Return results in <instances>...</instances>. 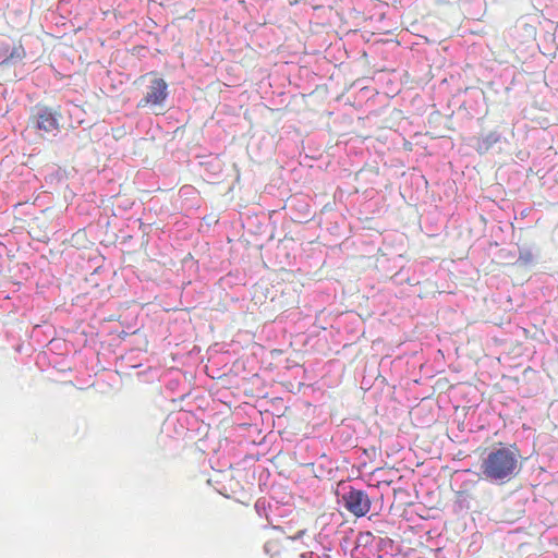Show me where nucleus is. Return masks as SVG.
<instances>
[{"label": "nucleus", "mask_w": 558, "mask_h": 558, "mask_svg": "<svg viewBox=\"0 0 558 558\" xmlns=\"http://www.w3.org/2000/svg\"><path fill=\"white\" fill-rule=\"evenodd\" d=\"M520 469V453L514 447L494 448L481 463L483 478L499 484L511 481Z\"/></svg>", "instance_id": "nucleus-1"}, {"label": "nucleus", "mask_w": 558, "mask_h": 558, "mask_svg": "<svg viewBox=\"0 0 558 558\" xmlns=\"http://www.w3.org/2000/svg\"><path fill=\"white\" fill-rule=\"evenodd\" d=\"M140 81L147 82L137 108H148L153 111L162 109L168 97V84L155 72L141 76Z\"/></svg>", "instance_id": "nucleus-2"}, {"label": "nucleus", "mask_w": 558, "mask_h": 558, "mask_svg": "<svg viewBox=\"0 0 558 558\" xmlns=\"http://www.w3.org/2000/svg\"><path fill=\"white\" fill-rule=\"evenodd\" d=\"M59 111L46 106H36L29 117V125L35 130L50 133L59 129Z\"/></svg>", "instance_id": "nucleus-3"}, {"label": "nucleus", "mask_w": 558, "mask_h": 558, "mask_svg": "<svg viewBox=\"0 0 558 558\" xmlns=\"http://www.w3.org/2000/svg\"><path fill=\"white\" fill-rule=\"evenodd\" d=\"M347 510L356 517H364L371 509V500L367 494L359 489H350L343 495Z\"/></svg>", "instance_id": "nucleus-4"}, {"label": "nucleus", "mask_w": 558, "mask_h": 558, "mask_svg": "<svg viewBox=\"0 0 558 558\" xmlns=\"http://www.w3.org/2000/svg\"><path fill=\"white\" fill-rule=\"evenodd\" d=\"M25 57V50L22 45L10 44L8 41L0 44V63L4 64L13 60H21Z\"/></svg>", "instance_id": "nucleus-5"}]
</instances>
